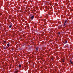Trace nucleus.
Returning a JSON list of instances; mask_svg holds the SVG:
<instances>
[{"mask_svg":"<svg viewBox=\"0 0 73 73\" xmlns=\"http://www.w3.org/2000/svg\"><path fill=\"white\" fill-rule=\"evenodd\" d=\"M15 73H17L19 72V71H18V70L17 69H15Z\"/></svg>","mask_w":73,"mask_h":73,"instance_id":"obj_1","label":"nucleus"},{"mask_svg":"<svg viewBox=\"0 0 73 73\" xmlns=\"http://www.w3.org/2000/svg\"><path fill=\"white\" fill-rule=\"evenodd\" d=\"M33 18H34V16H33L31 17V19L32 20H33Z\"/></svg>","mask_w":73,"mask_h":73,"instance_id":"obj_2","label":"nucleus"},{"mask_svg":"<svg viewBox=\"0 0 73 73\" xmlns=\"http://www.w3.org/2000/svg\"><path fill=\"white\" fill-rule=\"evenodd\" d=\"M66 22H67V21H66L64 23V26H65V25H66V24H65V23H66Z\"/></svg>","mask_w":73,"mask_h":73,"instance_id":"obj_3","label":"nucleus"},{"mask_svg":"<svg viewBox=\"0 0 73 73\" xmlns=\"http://www.w3.org/2000/svg\"><path fill=\"white\" fill-rule=\"evenodd\" d=\"M38 50V48L37 47L36 49V51H37Z\"/></svg>","mask_w":73,"mask_h":73,"instance_id":"obj_4","label":"nucleus"},{"mask_svg":"<svg viewBox=\"0 0 73 73\" xmlns=\"http://www.w3.org/2000/svg\"><path fill=\"white\" fill-rule=\"evenodd\" d=\"M7 46H8V47H9V46H10V45L8 43V44H7Z\"/></svg>","mask_w":73,"mask_h":73,"instance_id":"obj_5","label":"nucleus"},{"mask_svg":"<svg viewBox=\"0 0 73 73\" xmlns=\"http://www.w3.org/2000/svg\"><path fill=\"white\" fill-rule=\"evenodd\" d=\"M70 63L72 64H73V62H72V61H71V60H70Z\"/></svg>","mask_w":73,"mask_h":73,"instance_id":"obj_6","label":"nucleus"},{"mask_svg":"<svg viewBox=\"0 0 73 73\" xmlns=\"http://www.w3.org/2000/svg\"><path fill=\"white\" fill-rule=\"evenodd\" d=\"M12 25H11L10 26H9V28H11V27H12Z\"/></svg>","mask_w":73,"mask_h":73,"instance_id":"obj_7","label":"nucleus"},{"mask_svg":"<svg viewBox=\"0 0 73 73\" xmlns=\"http://www.w3.org/2000/svg\"><path fill=\"white\" fill-rule=\"evenodd\" d=\"M19 68H21V65H19Z\"/></svg>","mask_w":73,"mask_h":73,"instance_id":"obj_8","label":"nucleus"},{"mask_svg":"<svg viewBox=\"0 0 73 73\" xmlns=\"http://www.w3.org/2000/svg\"><path fill=\"white\" fill-rule=\"evenodd\" d=\"M51 59V60H54V58H52Z\"/></svg>","mask_w":73,"mask_h":73,"instance_id":"obj_9","label":"nucleus"},{"mask_svg":"<svg viewBox=\"0 0 73 73\" xmlns=\"http://www.w3.org/2000/svg\"><path fill=\"white\" fill-rule=\"evenodd\" d=\"M67 43V41H66L65 42V44H66Z\"/></svg>","mask_w":73,"mask_h":73,"instance_id":"obj_10","label":"nucleus"},{"mask_svg":"<svg viewBox=\"0 0 73 73\" xmlns=\"http://www.w3.org/2000/svg\"><path fill=\"white\" fill-rule=\"evenodd\" d=\"M30 1V2H32L33 1V0H31V1Z\"/></svg>","mask_w":73,"mask_h":73,"instance_id":"obj_11","label":"nucleus"},{"mask_svg":"<svg viewBox=\"0 0 73 73\" xmlns=\"http://www.w3.org/2000/svg\"><path fill=\"white\" fill-rule=\"evenodd\" d=\"M14 49H13V48H12V49H11V50H14Z\"/></svg>","mask_w":73,"mask_h":73,"instance_id":"obj_12","label":"nucleus"},{"mask_svg":"<svg viewBox=\"0 0 73 73\" xmlns=\"http://www.w3.org/2000/svg\"><path fill=\"white\" fill-rule=\"evenodd\" d=\"M4 48L5 49H6V48H5V47H4Z\"/></svg>","mask_w":73,"mask_h":73,"instance_id":"obj_13","label":"nucleus"},{"mask_svg":"<svg viewBox=\"0 0 73 73\" xmlns=\"http://www.w3.org/2000/svg\"><path fill=\"white\" fill-rule=\"evenodd\" d=\"M4 42L5 43H6V41H4Z\"/></svg>","mask_w":73,"mask_h":73,"instance_id":"obj_14","label":"nucleus"},{"mask_svg":"<svg viewBox=\"0 0 73 73\" xmlns=\"http://www.w3.org/2000/svg\"><path fill=\"white\" fill-rule=\"evenodd\" d=\"M60 33L59 32V33H58V35H59Z\"/></svg>","mask_w":73,"mask_h":73,"instance_id":"obj_15","label":"nucleus"},{"mask_svg":"<svg viewBox=\"0 0 73 73\" xmlns=\"http://www.w3.org/2000/svg\"><path fill=\"white\" fill-rule=\"evenodd\" d=\"M63 62H64V60H63Z\"/></svg>","mask_w":73,"mask_h":73,"instance_id":"obj_16","label":"nucleus"}]
</instances>
